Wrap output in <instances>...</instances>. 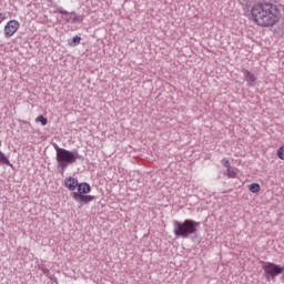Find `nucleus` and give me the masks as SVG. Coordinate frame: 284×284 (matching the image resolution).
Here are the masks:
<instances>
[{
  "label": "nucleus",
  "mask_w": 284,
  "mask_h": 284,
  "mask_svg": "<svg viewBox=\"0 0 284 284\" xmlns=\"http://www.w3.org/2000/svg\"><path fill=\"white\" fill-rule=\"evenodd\" d=\"M283 19V12L278 4L272 2H257L251 8L250 20L260 28H274Z\"/></svg>",
  "instance_id": "obj_1"
},
{
  "label": "nucleus",
  "mask_w": 284,
  "mask_h": 284,
  "mask_svg": "<svg viewBox=\"0 0 284 284\" xmlns=\"http://www.w3.org/2000/svg\"><path fill=\"white\" fill-rule=\"evenodd\" d=\"M200 225L201 223L193 220L173 221V234L181 239H187L191 234H196Z\"/></svg>",
  "instance_id": "obj_2"
},
{
  "label": "nucleus",
  "mask_w": 284,
  "mask_h": 284,
  "mask_svg": "<svg viewBox=\"0 0 284 284\" xmlns=\"http://www.w3.org/2000/svg\"><path fill=\"white\" fill-rule=\"evenodd\" d=\"M55 152L58 165L62 170H65V168H68V165H72V163H77V159H79L78 152L68 151L61 148H57Z\"/></svg>",
  "instance_id": "obj_3"
},
{
  "label": "nucleus",
  "mask_w": 284,
  "mask_h": 284,
  "mask_svg": "<svg viewBox=\"0 0 284 284\" xmlns=\"http://www.w3.org/2000/svg\"><path fill=\"white\" fill-rule=\"evenodd\" d=\"M90 192H92V186L87 182H81L79 185V192H74L72 197L80 205H88V203H92V201L97 199L94 195H88Z\"/></svg>",
  "instance_id": "obj_4"
},
{
  "label": "nucleus",
  "mask_w": 284,
  "mask_h": 284,
  "mask_svg": "<svg viewBox=\"0 0 284 284\" xmlns=\"http://www.w3.org/2000/svg\"><path fill=\"white\" fill-rule=\"evenodd\" d=\"M262 270H264V276L267 281H274L278 274H283L284 266H278L272 262H262Z\"/></svg>",
  "instance_id": "obj_5"
},
{
  "label": "nucleus",
  "mask_w": 284,
  "mask_h": 284,
  "mask_svg": "<svg viewBox=\"0 0 284 284\" xmlns=\"http://www.w3.org/2000/svg\"><path fill=\"white\" fill-rule=\"evenodd\" d=\"M21 28V24L17 20H10L4 26V37L10 38L14 37V33Z\"/></svg>",
  "instance_id": "obj_6"
},
{
  "label": "nucleus",
  "mask_w": 284,
  "mask_h": 284,
  "mask_svg": "<svg viewBox=\"0 0 284 284\" xmlns=\"http://www.w3.org/2000/svg\"><path fill=\"white\" fill-rule=\"evenodd\" d=\"M63 185L69 190V192H74V190H78L79 192V185H81V183H79L77 178L69 176L64 180Z\"/></svg>",
  "instance_id": "obj_7"
},
{
  "label": "nucleus",
  "mask_w": 284,
  "mask_h": 284,
  "mask_svg": "<svg viewBox=\"0 0 284 284\" xmlns=\"http://www.w3.org/2000/svg\"><path fill=\"white\" fill-rule=\"evenodd\" d=\"M61 14H67V21L69 23H81L83 21V17L78 16L77 12L69 13L68 11H60Z\"/></svg>",
  "instance_id": "obj_8"
},
{
  "label": "nucleus",
  "mask_w": 284,
  "mask_h": 284,
  "mask_svg": "<svg viewBox=\"0 0 284 284\" xmlns=\"http://www.w3.org/2000/svg\"><path fill=\"white\" fill-rule=\"evenodd\" d=\"M245 78V81H247V83H250V85H252V83L256 82V77L253 75L252 72H250L248 70H243L242 71Z\"/></svg>",
  "instance_id": "obj_9"
},
{
  "label": "nucleus",
  "mask_w": 284,
  "mask_h": 284,
  "mask_svg": "<svg viewBox=\"0 0 284 284\" xmlns=\"http://www.w3.org/2000/svg\"><path fill=\"white\" fill-rule=\"evenodd\" d=\"M0 165H9V168H12V163H10V159L6 156V153H3L0 150Z\"/></svg>",
  "instance_id": "obj_10"
},
{
  "label": "nucleus",
  "mask_w": 284,
  "mask_h": 284,
  "mask_svg": "<svg viewBox=\"0 0 284 284\" xmlns=\"http://www.w3.org/2000/svg\"><path fill=\"white\" fill-rule=\"evenodd\" d=\"M227 179H236L239 176V169L236 168H229L226 169Z\"/></svg>",
  "instance_id": "obj_11"
},
{
  "label": "nucleus",
  "mask_w": 284,
  "mask_h": 284,
  "mask_svg": "<svg viewBox=\"0 0 284 284\" xmlns=\"http://www.w3.org/2000/svg\"><path fill=\"white\" fill-rule=\"evenodd\" d=\"M248 190L252 194H258L261 192V185L258 183H252L248 185Z\"/></svg>",
  "instance_id": "obj_12"
},
{
  "label": "nucleus",
  "mask_w": 284,
  "mask_h": 284,
  "mask_svg": "<svg viewBox=\"0 0 284 284\" xmlns=\"http://www.w3.org/2000/svg\"><path fill=\"white\" fill-rule=\"evenodd\" d=\"M81 43V37L74 36L71 41H69V45L71 48H74L75 45H79Z\"/></svg>",
  "instance_id": "obj_13"
},
{
  "label": "nucleus",
  "mask_w": 284,
  "mask_h": 284,
  "mask_svg": "<svg viewBox=\"0 0 284 284\" xmlns=\"http://www.w3.org/2000/svg\"><path fill=\"white\" fill-rule=\"evenodd\" d=\"M36 123H41V125H48V119L43 115L36 118Z\"/></svg>",
  "instance_id": "obj_14"
},
{
  "label": "nucleus",
  "mask_w": 284,
  "mask_h": 284,
  "mask_svg": "<svg viewBox=\"0 0 284 284\" xmlns=\"http://www.w3.org/2000/svg\"><path fill=\"white\" fill-rule=\"evenodd\" d=\"M277 156L281 159V161H284V145L277 149Z\"/></svg>",
  "instance_id": "obj_15"
},
{
  "label": "nucleus",
  "mask_w": 284,
  "mask_h": 284,
  "mask_svg": "<svg viewBox=\"0 0 284 284\" xmlns=\"http://www.w3.org/2000/svg\"><path fill=\"white\" fill-rule=\"evenodd\" d=\"M221 163H222V165L224 166V168H226V170H229V168H232L231 165H230V160H227V159H222L221 160Z\"/></svg>",
  "instance_id": "obj_16"
},
{
  "label": "nucleus",
  "mask_w": 284,
  "mask_h": 284,
  "mask_svg": "<svg viewBox=\"0 0 284 284\" xmlns=\"http://www.w3.org/2000/svg\"><path fill=\"white\" fill-rule=\"evenodd\" d=\"M6 21V14L0 12V23H3Z\"/></svg>",
  "instance_id": "obj_17"
},
{
  "label": "nucleus",
  "mask_w": 284,
  "mask_h": 284,
  "mask_svg": "<svg viewBox=\"0 0 284 284\" xmlns=\"http://www.w3.org/2000/svg\"><path fill=\"white\" fill-rule=\"evenodd\" d=\"M0 148H1V141H0Z\"/></svg>",
  "instance_id": "obj_18"
}]
</instances>
